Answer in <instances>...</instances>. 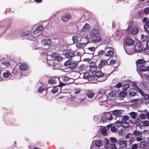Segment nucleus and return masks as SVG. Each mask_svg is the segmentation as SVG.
Instances as JSON below:
<instances>
[{
    "label": "nucleus",
    "instance_id": "obj_16",
    "mask_svg": "<svg viewBox=\"0 0 149 149\" xmlns=\"http://www.w3.org/2000/svg\"><path fill=\"white\" fill-rule=\"evenodd\" d=\"M75 55V54L73 52L71 51H67L66 53V56L68 58H71L73 57Z\"/></svg>",
    "mask_w": 149,
    "mask_h": 149
},
{
    "label": "nucleus",
    "instance_id": "obj_45",
    "mask_svg": "<svg viewBox=\"0 0 149 149\" xmlns=\"http://www.w3.org/2000/svg\"><path fill=\"white\" fill-rule=\"evenodd\" d=\"M72 60L71 59H68L67 61L65 62L64 64V65L65 66H68V65H70Z\"/></svg>",
    "mask_w": 149,
    "mask_h": 149
},
{
    "label": "nucleus",
    "instance_id": "obj_52",
    "mask_svg": "<svg viewBox=\"0 0 149 149\" xmlns=\"http://www.w3.org/2000/svg\"><path fill=\"white\" fill-rule=\"evenodd\" d=\"M46 90V89H45L44 87H41L38 89V91L40 93H42V92L45 91Z\"/></svg>",
    "mask_w": 149,
    "mask_h": 149
},
{
    "label": "nucleus",
    "instance_id": "obj_9",
    "mask_svg": "<svg viewBox=\"0 0 149 149\" xmlns=\"http://www.w3.org/2000/svg\"><path fill=\"white\" fill-rule=\"evenodd\" d=\"M134 42V40L130 38H127L126 39L125 41L126 44L128 46L133 45Z\"/></svg>",
    "mask_w": 149,
    "mask_h": 149
},
{
    "label": "nucleus",
    "instance_id": "obj_20",
    "mask_svg": "<svg viewBox=\"0 0 149 149\" xmlns=\"http://www.w3.org/2000/svg\"><path fill=\"white\" fill-rule=\"evenodd\" d=\"M87 43L86 42H84L82 43H77L76 44V47L77 48H83L87 45Z\"/></svg>",
    "mask_w": 149,
    "mask_h": 149
},
{
    "label": "nucleus",
    "instance_id": "obj_47",
    "mask_svg": "<svg viewBox=\"0 0 149 149\" xmlns=\"http://www.w3.org/2000/svg\"><path fill=\"white\" fill-rule=\"evenodd\" d=\"M146 145V142L144 141H143L140 143L139 146L141 148H144Z\"/></svg>",
    "mask_w": 149,
    "mask_h": 149
},
{
    "label": "nucleus",
    "instance_id": "obj_49",
    "mask_svg": "<svg viewBox=\"0 0 149 149\" xmlns=\"http://www.w3.org/2000/svg\"><path fill=\"white\" fill-rule=\"evenodd\" d=\"M143 22L145 23V24H148L149 23L148 19L146 17H144L143 18Z\"/></svg>",
    "mask_w": 149,
    "mask_h": 149
},
{
    "label": "nucleus",
    "instance_id": "obj_18",
    "mask_svg": "<svg viewBox=\"0 0 149 149\" xmlns=\"http://www.w3.org/2000/svg\"><path fill=\"white\" fill-rule=\"evenodd\" d=\"M95 49L96 48L95 47H92L86 48V50L88 54H92L94 52Z\"/></svg>",
    "mask_w": 149,
    "mask_h": 149
},
{
    "label": "nucleus",
    "instance_id": "obj_7",
    "mask_svg": "<svg viewBox=\"0 0 149 149\" xmlns=\"http://www.w3.org/2000/svg\"><path fill=\"white\" fill-rule=\"evenodd\" d=\"M51 56L52 58L58 61H60L63 59V57L61 56L58 55L56 53L52 54Z\"/></svg>",
    "mask_w": 149,
    "mask_h": 149
},
{
    "label": "nucleus",
    "instance_id": "obj_10",
    "mask_svg": "<svg viewBox=\"0 0 149 149\" xmlns=\"http://www.w3.org/2000/svg\"><path fill=\"white\" fill-rule=\"evenodd\" d=\"M90 28V25L87 23L84 26L83 28L82 29L81 31L80 34L82 36V33L83 32H85L86 31H88Z\"/></svg>",
    "mask_w": 149,
    "mask_h": 149
},
{
    "label": "nucleus",
    "instance_id": "obj_53",
    "mask_svg": "<svg viewBox=\"0 0 149 149\" xmlns=\"http://www.w3.org/2000/svg\"><path fill=\"white\" fill-rule=\"evenodd\" d=\"M110 140L111 142L113 143H116L117 141L116 139L114 137H111L110 138Z\"/></svg>",
    "mask_w": 149,
    "mask_h": 149
},
{
    "label": "nucleus",
    "instance_id": "obj_14",
    "mask_svg": "<svg viewBox=\"0 0 149 149\" xmlns=\"http://www.w3.org/2000/svg\"><path fill=\"white\" fill-rule=\"evenodd\" d=\"M98 30L96 29H93L91 30L90 33V35L91 36L93 37L97 35L98 34Z\"/></svg>",
    "mask_w": 149,
    "mask_h": 149
},
{
    "label": "nucleus",
    "instance_id": "obj_17",
    "mask_svg": "<svg viewBox=\"0 0 149 149\" xmlns=\"http://www.w3.org/2000/svg\"><path fill=\"white\" fill-rule=\"evenodd\" d=\"M117 95V93L116 91H113L111 92L109 94V97L112 99L116 97Z\"/></svg>",
    "mask_w": 149,
    "mask_h": 149
},
{
    "label": "nucleus",
    "instance_id": "obj_21",
    "mask_svg": "<svg viewBox=\"0 0 149 149\" xmlns=\"http://www.w3.org/2000/svg\"><path fill=\"white\" fill-rule=\"evenodd\" d=\"M120 146L121 148H124L127 146V143L125 141H121L119 143Z\"/></svg>",
    "mask_w": 149,
    "mask_h": 149
},
{
    "label": "nucleus",
    "instance_id": "obj_61",
    "mask_svg": "<svg viewBox=\"0 0 149 149\" xmlns=\"http://www.w3.org/2000/svg\"><path fill=\"white\" fill-rule=\"evenodd\" d=\"M123 87V89L125 90H127L130 87V85L129 84H126Z\"/></svg>",
    "mask_w": 149,
    "mask_h": 149
},
{
    "label": "nucleus",
    "instance_id": "obj_62",
    "mask_svg": "<svg viewBox=\"0 0 149 149\" xmlns=\"http://www.w3.org/2000/svg\"><path fill=\"white\" fill-rule=\"evenodd\" d=\"M90 67L96 66L95 63V62H91L90 64Z\"/></svg>",
    "mask_w": 149,
    "mask_h": 149
},
{
    "label": "nucleus",
    "instance_id": "obj_51",
    "mask_svg": "<svg viewBox=\"0 0 149 149\" xmlns=\"http://www.w3.org/2000/svg\"><path fill=\"white\" fill-rule=\"evenodd\" d=\"M146 115H145L143 114H141L139 116V118L140 119L142 120L146 119Z\"/></svg>",
    "mask_w": 149,
    "mask_h": 149
},
{
    "label": "nucleus",
    "instance_id": "obj_4",
    "mask_svg": "<svg viewBox=\"0 0 149 149\" xmlns=\"http://www.w3.org/2000/svg\"><path fill=\"white\" fill-rule=\"evenodd\" d=\"M60 84L58 86L54 87L52 90V92L53 93H55L58 92L60 90H61V87L64 85L65 84L61 82H60Z\"/></svg>",
    "mask_w": 149,
    "mask_h": 149
},
{
    "label": "nucleus",
    "instance_id": "obj_55",
    "mask_svg": "<svg viewBox=\"0 0 149 149\" xmlns=\"http://www.w3.org/2000/svg\"><path fill=\"white\" fill-rule=\"evenodd\" d=\"M144 27L145 30L149 32V25L148 24H145L144 25Z\"/></svg>",
    "mask_w": 149,
    "mask_h": 149
},
{
    "label": "nucleus",
    "instance_id": "obj_50",
    "mask_svg": "<svg viewBox=\"0 0 149 149\" xmlns=\"http://www.w3.org/2000/svg\"><path fill=\"white\" fill-rule=\"evenodd\" d=\"M107 117V118L108 120H111L112 119V115L109 113H108L106 115Z\"/></svg>",
    "mask_w": 149,
    "mask_h": 149
},
{
    "label": "nucleus",
    "instance_id": "obj_46",
    "mask_svg": "<svg viewBox=\"0 0 149 149\" xmlns=\"http://www.w3.org/2000/svg\"><path fill=\"white\" fill-rule=\"evenodd\" d=\"M102 133L105 136H106L107 134V130L106 128H103L101 130Z\"/></svg>",
    "mask_w": 149,
    "mask_h": 149
},
{
    "label": "nucleus",
    "instance_id": "obj_37",
    "mask_svg": "<svg viewBox=\"0 0 149 149\" xmlns=\"http://www.w3.org/2000/svg\"><path fill=\"white\" fill-rule=\"evenodd\" d=\"M139 69L140 71L144 72L147 71L146 67L143 65H141L139 66Z\"/></svg>",
    "mask_w": 149,
    "mask_h": 149
},
{
    "label": "nucleus",
    "instance_id": "obj_5",
    "mask_svg": "<svg viewBox=\"0 0 149 149\" xmlns=\"http://www.w3.org/2000/svg\"><path fill=\"white\" fill-rule=\"evenodd\" d=\"M44 45L50 46L51 45L52 42L50 39L47 38L43 39L41 42Z\"/></svg>",
    "mask_w": 149,
    "mask_h": 149
},
{
    "label": "nucleus",
    "instance_id": "obj_57",
    "mask_svg": "<svg viewBox=\"0 0 149 149\" xmlns=\"http://www.w3.org/2000/svg\"><path fill=\"white\" fill-rule=\"evenodd\" d=\"M110 148L111 149H116V146L115 144L112 143L110 144Z\"/></svg>",
    "mask_w": 149,
    "mask_h": 149
},
{
    "label": "nucleus",
    "instance_id": "obj_2",
    "mask_svg": "<svg viewBox=\"0 0 149 149\" xmlns=\"http://www.w3.org/2000/svg\"><path fill=\"white\" fill-rule=\"evenodd\" d=\"M133 22L132 21L130 22L128 24V26L127 30L132 35L136 34L139 31V29L136 26H133Z\"/></svg>",
    "mask_w": 149,
    "mask_h": 149
},
{
    "label": "nucleus",
    "instance_id": "obj_25",
    "mask_svg": "<svg viewBox=\"0 0 149 149\" xmlns=\"http://www.w3.org/2000/svg\"><path fill=\"white\" fill-rule=\"evenodd\" d=\"M101 40V38L100 36H97L94 37L92 40V42L95 43L98 42Z\"/></svg>",
    "mask_w": 149,
    "mask_h": 149
},
{
    "label": "nucleus",
    "instance_id": "obj_63",
    "mask_svg": "<svg viewBox=\"0 0 149 149\" xmlns=\"http://www.w3.org/2000/svg\"><path fill=\"white\" fill-rule=\"evenodd\" d=\"M144 112L146 114V116L147 117L148 119L149 120V113L146 110H144Z\"/></svg>",
    "mask_w": 149,
    "mask_h": 149
},
{
    "label": "nucleus",
    "instance_id": "obj_13",
    "mask_svg": "<svg viewBox=\"0 0 149 149\" xmlns=\"http://www.w3.org/2000/svg\"><path fill=\"white\" fill-rule=\"evenodd\" d=\"M78 65V62L75 61H72L69 67L71 69H74Z\"/></svg>",
    "mask_w": 149,
    "mask_h": 149
},
{
    "label": "nucleus",
    "instance_id": "obj_26",
    "mask_svg": "<svg viewBox=\"0 0 149 149\" xmlns=\"http://www.w3.org/2000/svg\"><path fill=\"white\" fill-rule=\"evenodd\" d=\"M112 114L116 117L121 116L120 115L121 114V112L120 110H115L112 111Z\"/></svg>",
    "mask_w": 149,
    "mask_h": 149
},
{
    "label": "nucleus",
    "instance_id": "obj_22",
    "mask_svg": "<svg viewBox=\"0 0 149 149\" xmlns=\"http://www.w3.org/2000/svg\"><path fill=\"white\" fill-rule=\"evenodd\" d=\"M19 68L22 70H28L29 67L25 64H22L19 66Z\"/></svg>",
    "mask_w": 149,
    "mask_h": 149
},
{
    "label": "nucleus",
    "instance_id": "obj_27",
    "mask_svg": "<svg viewBox=\"0 0 149 149\" xmlns=\"http://www.w3.org/2000/svg\"><path fill=\"white\" fill-rule=\"evenodd\" d=\"M130 116L133 119H135L137 117V113L134 112H132L129 113Z\"/></svg>",
    "mask_w": 149,
    "mask_h": 149
},
{
    "label": "nucleus",
    "instance_id": "obj_64",
    "mask_svg": "<svg viewBox=\"0 0 149 149\" xmlns=\"http://www.w3.org/2000/svg\"><path fill=\"white\" fill-rule=\"evenodd\" d=\"M122 86V84L120 83H119L116 85V88H119Z\"/></svg>",
    "mask_w": 149,
    "mask_h": 149
},
{
    "label": "nucleus",
    "instance_id": "obj_6",
    "mask_svg": "<svg viewBox=\"0 0 149 149\" xmlns=\"http://www.w3.org/2000/svg\"><path fill=\"white\" fill-rule=\"evenodd\" d=\"M143 49V47L142 44L140 43L136 44L134 47V50L136 52H139L141 51Z\"/></svg>",
    "mask_w": 149,
    "mask_h": 149
},
{
    "label": "nucleus",
    "instance_id": "obj_15",
    "mask_svg": "<svg viewBox=\"0 0 149 149\" xmlns=\"http://www.w3.org/2000/svg\"><path fill=\"white\" fill-rule=\"evenodd\" d=\"M107 63V61L102 60L101 61L100 63L98 64V67L99 68L101 69Z\"/></svg>",
    "mask_w": 149,
    "mask_h": 149
},
{
    "label": "nucleus",
    "instance_id": "obj_19",
    "mask_svg": "<svg viewBox=\"0 0 149 149\" xmlns=\"http://www.w3.org/2000/svg\"><path fill=\"white\" fill-rule=\"evenodd\" d=\"M107 100V97L105 95H103L102 96L100 97L99 99V101L100 102L105 103Z\"/></svg>",
    "mask_w": 149,
    "mask_h": 149
},
{
    "label": "nucleus",
    "instance_id": "obj_29",
    "mask_svg": "<svg viewBox=\"0 0 149 149\" xmlns=\"http://www.w3.org/2000/svg\"><path fill=\"white\" fill-rule=\"evenodd\" d=\"M10 72L8 70H6L3 72V76L5 78H7L10 75Z\"/></svg>",
    "mask_w": 149,
    "mask_h": 149
},
{
    "label": "nucleus",
    "instance_id": "obj_8",
    "mask_svg": "<svg viewBox=\"0 0 149 149\" xmlns=\"http://www.w3.org/2000/svg\"><path fill=\"white\" fill-rule=\"evenodd\" d=\"M86 93V96L89 98H93L95 95V93L92 90H87Z\"/></svg>",
    "mask_w": 149,
    "mask_h": 149
},
{
    "label": "nucleus",
    "instance_id": "obj_33",
    "mask_svg": "<svg viewBox=\"0 0 149 149\" xmlns=\"http://www.w3.org/2000/svg\"><path fill=\"white\" fill-rule=\"evenodd\" d=\"M97 66L92 67H90L89 69V71L91 72H95L97 71Z\"/></svg>",
    "mask_w": 149,
    "mask_h": 149
},
{
    "label": "nucleus",
    "instance_id": "obj_31",
    "mask_svg": "<svg viewBox=\"0 0 149 149\" xmlns=\"http://www.w3.org/2000/svg\"><path fill=\"white\" fill-rule=\"evenodd\" d=\"M91 77L88 72H86L84 74L83 78L85 79H89V78H91Z\"/></svg>",
    "mask_w": 149,
    "mask_h": 149
},
{
    "label": "nucleus",
    "instance_id": "obj_12",
    "mask_svg": "<svg viewBox=\"0 0 149 149\" xmlns=\"http://www.w3.org/2000/svg\"><path fill=\"white\" fill-rule=\"evenodd\" d=\"M118 122L120 125H121L124 128H127L130 126L129 123L126 121H122L121 120L120 122Z\"/></svg>",
    "mask_w": 149,
    "mask_h": 149
},
{
    "label": "nucleus",
    "instance_id": "obj_1",
    "mask_svg": "<svg viewBox=\"0 0 149 149\" xmlns=\"http://www.w3.org/2000/svg\"><path fill=\"white\" fill-rule=\"evenodd\" d=\"M132 85L133 87L137 89L142 95H144V93L142 90L144 89L145 86L142 82H133Z\"/></svg>",
    "mask_w": 149,
    "mask_h": 149
},
{
    "label": "nucleus",
    "instance_id": "obj_28",
    "mask_svg": "<svg viewBox=\"0 0 149 149\" xmlns=\"http://www.w3.org/2000/svg\"><path fill=\"white\" fill-rule=\"evenodd\" d=\"M136 62L137 65L138 66L140 64H142L145 63L146 61L143 59H139Z\"/></svg>",
    "mask_w": 149,
    "mask_h": 149
},
{
    "label": "nucleus",
    "instance_id": "obj_43",
    "mask_svg": "<svg viewBox=\"0 0 149 149\" xmlns=\"http://www.w3.org/2000/svg\"><path fill=\"white\" fill-rule=\"evenodd\" d=\"M85 68V66L84 64H82L80 65L79 68V71H81L84 70Z\"/></svg>",
    "mask_w": 149,
    "mask_h": 149
},
{
    "label": "nucleus",
    "instance_id": "obj_56",
    "mask_svg": "<svg viewBox=\"0 0 149 149\" xmlns=\"http://www.w3.org/2000/svg\"><path fill=\"white\" fill-rule=\"evenodd\" d=\"M144 13L146 14L149 13V8H146L144 10Z\"/></svg>",
    "mask_w": 149,
    "mask_h": 149
},
{
    "label": "nucleus",
    "instance_id": "obj_60",
    "mask_svg": "<svg viewBox=\"0 0 149 149\" xmlns=\"http://www.w3.org/2000/svg\"><path fill=\"white\" fill-rule=\"evenodd\" d=\"M138 145L137 144H134L132 145L131 147V149H136L137 148Z\"/></svg>",
    "mask_w": 149,
    "mask_h": 149
},
{
    "label": "nucleus",
    "instance_id": "obj_48",
    "mask_svg": "<svg viewBox=\"0 0 149 149\" xmlns=\"http://www.w3.org/2000/svg\"><path fill=\"white\" fill-rule=\"evenodd\" d=\"M143 125L146 127H148L149 125V122L148 121L144 120L143 122Z\"/></svg>",
    "mask_w": 149,
    "mask_h": 149
},
{
    "label": "nucleus",
    "instance_id": "obj_30",
    "mask_svg": "<svg viewBox=\"0 0 149 149\" xmlns=\"http://www.w3.org/2000/svg\"><path fill=\"white\" fill-rule=\"evenodd\" d=\"M136 93V90L134 88H133L130 90L129 94L130 96H134L135 95Z\"/></svg>",
    "mask_w": 149,
    "mask_h": 149
},
{
    "label": "nucleus",
    "instance_id": "obj_58",
    "mask_svg": "<svg viewBox=\"0 0 149 149\" xmlns=\"http://www.w3.org/2000/svg\"><path fill=\"white\" fill-rule=\"evenodd\" d=\"M62 79L63 80V81H64L67 82L70 79L66 77H62Z\"/></svg>",
    "mask_w": 149,
    "mask_h": 149
},
{
    "label": "nucleus",
    "instance_id": "obj_59",
    "mask_svg": "<svg viewBox=\"0 0 149 149\" xmlns=\"http://www.w3.org/2000/svg\"><path fill=\"white\" fill-rule=\"evenodd\" d=\"M111 131L113 132H115L117 131V129L115 127L112 126L110 129Z\"/></svg>",
    "mask_w": 149,
    "mask_h": 149
},
{
    "label": "nucleus",
    "instance_id": "obj_32",
    "mask_svg": "<svg viewBox=\"0 0 149 149\" xmlns=\"http://www.w3.org/2000/svg\"><path fill=\"white\" fill-rule=\"evenodd\" d=\"M95 144L97 147H100L102 145L101 141L99 140H96L95 141Z\"/></svg>",
    "mask_w": 149,
    "mask_h": 149
},
{
    "label": "nucleus",
    "instance_id": "obj_36",
    "mask_svg": "<svg viewBox=\"0 0 149 149\" xmlns=\"http://www.w3.org/2000/svg\"><path fill=\"white\" fill-rule=\"evenodd\" d=\"M127 93L126 91H123L120 93L119 95L121 97H124L126 96Z\"/></svg>",
    "mask_w": 149,
    "mask_h": 149
},
{
    "label": "nucleus",
    "instance_id": "obj_44",
    "mask_svg": "<svg viewBox=\"0 0 149 149\" xmlns=\"http://www.w3.org/2000/svg\"><path fill=\"white\" fill-rule=\"evenodd\" d=\"M1 63L5 66L6 67L9 66L10 64V63L8 61H2V62Z\"/></svg>",
    "mask_w": 149,
    "mask_h": 149
},
{
    "label": "nucleus",
    "instance_id": "obj_11",
    "mask_svg": "<svg viewBox=\"0 0 149 149\" xmlns=\"http://www.w3.org/2000/svg\"><path fill=\"white\" fill-rule=\"evenodd\" d=\"M43 29V26L42 25L39 26L35 30L34 32V34L36 35H38V34L40 33Z\"/></svg>",
    "mask_w": 149,
    "mask_h": 149
},
{
    "label": "nucleus",
    "instance_id": "obj_54",
    "mask_svg": "<svg viewBox=\"0 0 149 149\" xmlns=\"http://www.w3.org/2000/svg\"><path fill=\"white\" fill-rule=\"evenodd\" d=\"M49 83L51 84H53L56 83V81L54 79H51L49 80Z\"/></svg>",
    "mask_w": 149,
    "mask_h": 149
},
{
    "label": "nucleus",
    "instance_id": "obj_41",
    "mask_svg": "<svg viewBox=\"0 0 149 149\" xmlns=\"http://www.w3.org/2000/svg\"><path fill=\"white\" fill-rule=\"evenodd\" d=\"M135 123L136 125H139L142 124L143 122L139 118H137L135 120Z\"/></svg>",
    "mask_w": 149,
    "mask_h": 149
},
{
    "label": "nucleus",
    "instance_id": "obj_38",
    "mask_svg": "<svg viewBox=\"0 0 149 149\" xmlns=\"http://www.w3.org/2000/svg\"><path fill=\"white\" fill-rule=\"evenodd\" d=\"M130 118L129 116L127 115H124L122 117V121H128L129 120Z\"/></svg>",
    "mask_w": 149,
    "mask_h": 149
},
{
    "label": "nucleus",
    "instance_id": "obj_23",
    "mask_svg": "<svg viewBox=\"0 0 149 149\" xmlns=\"http://www.w3.org/2000/svg\"><path fill=\"white\" fill-rule=\"evenodd\" d=\"M144 95H142L143 96H144L142 98L143 101L145 103H146L148 102L149 101V95L148 94L145 95V94Z\"/></svg>",
    "mask_w": 149,
    "mask_h": 149
},
{
    "label": "nucleus",
    "instance_id": "obj_3",
    "mask_svg": "<svg viewBox=\"0 0 149 149\" xmlns=\"http://www.w3.org/2000/svg\"><path fill=\"white\" fill-rule=\"evenodd\" d=\"M71 16L69 14H66L63 15L61 18V19L63 22H66L70 20Z\"/></svg>",
    "mask_w": 149,
    "mask_h": 149
},
{
    "label": "nucleus",
    "instance_id": "obj_34",
    "mask_svg": "<svg viewBox=\"0 0 149 149\" xmlns=\"http://www.w3.org/2000/svg\"><path fill=\"white\" fill-rule=\"evenodd\" d=\"M95 75L96 76L98 77H102L104 75V73H102L101 72L97 71L95 72Z\"/></svg>",
    "mask_w": 149,
    "mask_h": 149
},
{
    "label": "nucleus",
    "instance_id": "obj_24",
    "mask_svg": "<svg viewBox=\"0 0 149 149\" xmlns=\"http://www.w3.org/2000/svg\"><path fill=\"white\" fill-rule=\"evenodd\" d=\"M114 52L113 49L109 50L108 52L106 53L105 56H108L109 57H111L114 54Z\"/></svg>",
    "mask_w": 149,
    "mask_h": 149
},
{
    "label": "nucleus",
    "instance_id": "obj_40",
    "mask_svg": "<svg viewBox=\"0 0 149 149\" xmlns=\"http://www.w3.org/2000/svg\"><path fill=\"white\" fill-rule=\"evenodd\" d=\"M81 89L79 88H75L74 89L73 91L74 93L76 94H79L81 92Z\"/></svg>",
    "mask_w": 149,
    "mask_h": 149
},
{
    "label": "nucleus",
    "instance_id": "obj_35",
    "mask_svg": "<svg viewBox=\"0 0 149 149\" xmlns=\"http://www.w3.org/2000/svg\"><path fill=\"white\" fill-rule=\"evenodd\" d=\"M148 38V36L146 35H144L143 34H142L141 37V41H145L147 40Z\"/></svg>",
    "mask_w": 149,
    "mask_h": 149
},
{
    "label": "nucleus",
    "instance_id": "obj_42",
    "mask_svg": "<svg viewBox=\"0 0 149 149\" xmlns=\"http://www.w3.org/2000/svg\"><path fill=\"white\" fill-rule=\"evenodd\" d=\"M73 42L74 43L78 42V37L77 36H74L72 38Z\"/></svg>",
    "mask_w": 149,
    "mask_h": 149
},
{
    "label": "nucleus",
    "instance_id": "obj_39",
    "mask_svg": "<svg viewBox=\"0 0 149 149\" xmlns=\"http://www.w3.org/2000/svg\"><path fill=\"white\" fill-rule=\"evenodd\" d=\"M142 132H139L137 130H135L133 132V134L135 136H140Z\"/></svg>",
    "mask_w": 149,
    "mask_h": 149
}]
</instances>
